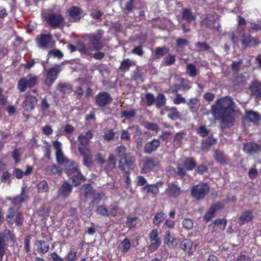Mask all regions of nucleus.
Listing matches in <instances>:
<instances>
[{"instance_id":"obj_1","label":"nucleus","mask_w":261,"mask_h":261,"mask_svg":"<svg viewBox=\"0 0 261 261\" xmlns=\"http://www.w3.org/2000/svg\"><path fill=\"white\" fill-rule=\"evenodd\" d=\"M28 196L25 192V189L22 188L19 195L13 198L12 200V203L14 206L9 208L8 214L6 215L7 222L10 226H12L14 222L18 226L23 225L24 217L22 212L19 211V207L16 208L15 206L27 201Z\"/></svg>"},{"instance_id":"obj_2","label":"nucleus","mask_w":261,"mask_h":261,"mask_svg":"<svg viewBox=\"0 0 261 261\" xmlns=\"http://www.w3.org/2000/svg\"><path fill=\"white\" fill-rule=\"evenodd\" d=\"M213 114H233L238 113L235 103L231 98L225 96L218 99L212 106Z\"/></svg>"},{"instance_id":"obj_3","label":"nucleus","mask_w":261,"mask_h":261,"mask_svg":"<svg viewBox=\"0 0 261 261\" xmlns=\"http://www.w3.org/2000/svg\"><path fill=\"white\" fill-rule=\"evenodd\" d=\"M93 137L91 131L88 130L85 135L81 134L78 136L80 145L78 147L79 151L84 158L83 164L85 166L89 167L92 165V155L90 149L87 147L90 140Z\"/></svg>"},{"instance_id":"obj_4","label":"nucleus","mask_w":261,"mask_h":261,"mask_svg":"<svg viewBox=\"0 0 261 261\" xmlns=\"http://www.w3.org/2000/svg\"><path fill=\"white\" fill-rule=\"evenodd\" d=\"M103 31L98 30L95 33L90 34L87 36L89 40V45L86 46L82 44L79 46L77 50L82 54L91 56L92 55V51L99 50L102 46V43L100 40L103 36Z\"/></svg>"},{"instance_id":"obj_5","label":"nucleus","mask_w":261,"mask_h":261,"mask_svg":"<svg viewBox=\"0 0 261 261\" xmlns=\"http://www.w3.org/2000/svg\"><path fill=\"white\" fill-rule=\"evenodd\" d=\"M115 152L119 158V168L121 171H125V167L128 169H134L135 158L130 153H126V147L120 145L116 147Z\"/></svg>"},{"instance_id":"obj_6","label":"nucleus","mask_w":261,"mask_h":261,"mask_svg":"<svg viewBox=\"0 0 261 261\" xmlns=\"http://www.w3.org/2000/svg\"><path fill=\"white\" fill-rule=\"evenodd\" d=\"M42 18L53 29L59 28L63 25L64 19L60 13L48 11L42 14Z\"/></svg>"},{"instance_id":"obj_7","label":"nucleus","mask_w":261,"mask_h":261,"mask_svg":"<svg viewBox=\"0 0 261 261\" xmlns=\"http://www.w3.org/2000/svg\"><path fill=\"white\" fill-rule=\"evenodd\" d=\"M15 240L14 234L9 229H5L0 233V261H3L4 256L6 253V243L11 241L14 242Z\"/></svg>"},{"instance_id":"obj_8","label":"nucleus","mask_w":261,"mask_h":261,"mask_svg":"<svg viewBox=\"0 0 261 261\" xmlns=\"http://www.w3.org/2000/svg\"><path fill=\"white\" fill-rule=\"evenodd\" d=\"M210 187L206 183L200 182L193 186L191 190V194L193 197L197 200H200L208 194Z\"/></svg>"},{"instance_id":"obj_9","label":"nucleus","mask_w":261,"mask_h":261,"mask_svg":"<svg viewBox=\"0 0 261 261\" xmlns=\"http://www.w3.org/2000/svg\"><path fill=\"white\" fill-rule=\"evenodd\" d=\"M38 80L37 76L29 75L25 77L21 78L18 82L17 87L21 92H24L27 88L34 87Z\"/></svg>"},{"instance_id":"obj_10","label":"nucleus","mask_w":261,"mask_h":261,"mask_svg":"<svg viewBox=\"0 0 261 261\" xmlns=\"http://www.w3.org/2000/svg\"><path fill=\"white\" fill-rule=\"evenodd\" d=\"M37 45L43 49H48L54 46L53 37L50 33L41 34L36 38Z\"/></svg>"},{"instance_id":"obj_11","label":"nucleus","mask_w":261,"mask_h":261,"mask_svg":"<svg viewBox=\"0 0 261 261\" xmlns=\"http://www.w3.org/2000/svg\"><path fill=\"white\" fill-rule=\"evenodd\" d=\"M149 238L151 243L148 246V249L150 252H152L157 250L161 244L158 230L156 229H152L149 234Z\"/></svg>"},{"instance_id":"obj_12","label":"nucleus","mask_w":261,"mask_h":261,"mask_svg":"<svg viewBox=\"0 0 261 261\" xmlns=\"http://www.w3.org/2000/svg\"><path fill=\"white\" fill-rule=\"evenodd\" d=\"M112 100V97L107 92H100L95 96L96 105L101 108L109 105Z\"/></svg>"},{"instance_id":"obj_13","label":"nucleus","mask_w":261,"mask_h":261,"mask_svg":"<svg viewBox=\"0 0 261 261\" xmlns=\"http://www.w3.org/2000/svg\"><path fill=\"white\" fill-rule=\"evenodd\" d=\"M214 118L220 121V127L225 129L233 125L234 115H214Z\"/></svg>"},{"instance_id":"obj_14","label":"nucleus","mask_w":261,"mask_h":261,"mask_svg":"<svg viewBox=\"0 0 261 261\" xmlns=\"http://www.w3.org/2000/svg\"><path fill=\"white\" fill-rule=\"evenodd\" d=\"M165 193L172 198H177L181 193L180 188L176 181L171 182L168 184V188L166 189Z\"/></svg>"},{"instance_id":"obj_15","label":"nucleus","mask_w":261,"mask_h":261,"mask_svg":"<svg viewBox=\"0 0 261 261\" xmlns=\"http://www.w3.org/2000/svg\"><path fill=\"white\" fill-rule=\"evenodd\" d=\"M224 207L223 203L220 202L212 204L204 216V220L206 222L210 221L214 217L217 211L222 210Z\"/></svg>"},{"instance_id":"obj_16","label":"nucleus","mask_w":261,"mask_h":261,"mask_svg":"<svg viewBox=\"0 0 261 261\" xmlns=\"http://www.w3.org/2000/svg\"><path fill=\"white\" fill-rule=\"evenodd\" d=\"M163 185V181H159L154 184H147L142 188V191L146 192L153 195H156L159 193V188Z\"/></svg>"},{"instance_id":"obj_17","label":"nucleus","mask_w":261,"mask_h":261,"mask_svg":"<svg viewBox=\"0 0 261 261\" xmlns=\"http://www.w3.org/2000/svg\"><path fill=\"white\" fill-rule=\"evenodd\" d=\"M254 216L252 210L244 211L240 217L238 218V224L240 226L243 225L245 223H249L254 219Z\"/></svg>"},{"instance_id":"obj_18","label":"nucleus","mask_w":261,"mask_h":261,"mask_svg":"<svg viewBox=\"0 0 261 261\" xmlns=\"http://www.w3.org/2000/svg\"><path fill=\"white\" fill-rule=\"evenodd\" d=\"M58 70L56 68H51L46 71L45 84L50 87L58 77Z\"/></svg>"},{"instance_id":"obj_19","label":"nucleus","mask_w":261,"mask_h":261,"mask_svg":"<svg viewBox=\"0 0 261 261\" xmlns=\"http://www.w3.org/2000/svg\"><path fill=\"white\" fill-rule=\"evenodd\" d=\"M261 120V115H244L242 118V124L244 128L250 125L251 123L258 124Z\"/></svg>"},{"instance_id":"obj_20","label":"nucleus","mask_w":261,"mask_h":261,"mask_svg":"<svg viewBox=\"0 0 261 261\" xmlns=\"http://www.w3.org/2000/svg\"><path fill=\"white\" fill-rule=\"evenodd\" d=\"M243 151L249 154H252L261 150V147L259 145L254 142H250L244 144Z\"/></svg>"},{"instance_id":"obj_21","label":"nucleus","mask_w":261,"mask_h":261,"mask_svg":"<svg viewBox=\"0 0 261 261\" xmlns=\"http://www.w3.org/2000/svg\"><path fill=\"white\" fill-rule=\"evenodd\" d=\"M72 189V186L71 184L67 181H64L59 189L58 195L64 199H66L69 196Z\"/></svg>"},{"instance_id":"obj_22","label":"nucleus","mask_w":261,"mask_h":261,"mask_svg":"<svg viewBox=\"0 0 261 261\" xmlns=\"http://www.w3.org/2000/svg\"><path fill=\"white\" fill-rule=\"evenodd\" d=\"M249 89L251 95L254 96L256 99L261 98V83L254 80L252 81L250 86Z\"/></svg>"},{"instance_id":"obj_23","label":"nucleus","mask_w":261,"mask_h":261,"mask_svg":"<svg viewBox=\"0 0 261 261\" xmlns=\"http://www.w3.org/2000/svg\"><path fill=\"white\" fill-rule=\"evenodd\" d=\"M242 45L244 48L248 46H255L258 44V42L249 34H243L241 39Z\"/></svg>"},{"instance_id":"obj_24","label":"nucleus","mask_w":261,"mask_h":261,"mask_svg":"<svg viewBox=\"0 0 261 261\" xmlns=\"http://www.w3.org/2000/svg\"><path fill=\"white\" fill-rule=\"evenodd\" d=\"M160 145L159 139H154L146 143L144 147V151L145 153H151L155 151Z\"/></svg>"},{"instance_id":"obj_25","label":"nucleus","mask_w":261,"mask_h":261,"mask_svg":"<svg viewBox=\"0 0 261 261\" xmlns=\"http://www.w3.org/2000/svg\"><path fill=\"white\" fill-rule=\"evenodd\" d=\"M82 10L75 6H72L68 10L69 15L71 21H79L82 16Z\"/></svg>"},{"instance_id":"obj_26","label":"nucleus","mask_w":261,"mask_h":261,"mask_svg":"<svg viewBox=\"0 0 261 261\" xmlns=\"http://www.w3.org/2000/svg\"><path fill=\"white\" fill-rule=\"evenodd\" d=\"M144 165L142 170L144 173H147L155 169L158 163L152 159L146 158L143 160Z\"/></svg>"},{"instance_id":"obj_27","label":"nucleus","mask_w":261,"mask_h":261,"mask_svg":"<svg viewBox=\"0 0 261 261\" xmlns=\"http://www.w3.org/2000/svg\"><path fill=\"white\" fill-rule=\"evenodd\" d=\"M37 103L36 97L32 95H27L23 102V107L27 111L32 110Z\"/></svg>"},{"instance_id":"obj_28","label":"nucleus","mask_w":261,"mask_h":261,"mask_svg":"<svg viewBox=\"0 0 261 261\" xmlns=\"http://www.w3.org/2000/svg\"><path fill=\"white\" fill-rule=\"evenodd\" d=\"M133 244V243H132L130 240L126 237L120 243L118 246L119 249L123 253H126L129 251Z\"/></svg>"},{"instance_id":"obj_29","label":"nucleus","mask_w":261,"mask_h":261,"mask_svg":"<svg viewBox=\"0 0 261 261\" xmlns=\"http://www.w3.org/2000/svg\"><path fill=\"white\" fill-rule=\"evenodd\" d=\"M64 172L68 176L75 174L79 170L77 165H75V163L73 161H69L68 164L66 163L64 165Z\"/></svg>"},{"instance_id":"obj_30","label":"nucleus","mask_w":261,"mask_h":261,"mask_svg":"<svg viewBox=\"0 0 261 261\" xmlns=\"http://www.w3.org/2000/svg\"><path fill=\"white\" fill-rule=\"evenodd\" d=\"M70 179L73 184L74 186L77 187L80 186L82 182L85 181L86 178L79 170L77 172H75V173L71 177Z\"/></svg>"},{"instance_id":"obj_31","label":"nucleus","mask_w":261,"mask_h":261,"mask_svg":"<svg viewBox=\"0 0 261 261\" xmlns=\"http://www.w3.org/2000/svg\"><path fill=\"white\" fill-rule=\"evenodd\" d=\"M193 243L190 239H184L179 244V248L185 252L191 253Z\"/></svg>"},{"instance_id":"obj_32","label":"nucleus","mask_w":261,"mask_h":261,"mask_svg":"<svg viewBox=\"0 0 261 261\" xmlns=\"http://www.w3.org/2000/svg\"><path fill=\"white\" fill-rule=\"evenodd\" d=\"M57 90L64 94H69L72 91V86L70 84L60 83L58 84Z\"/></svg>"},{"instance_id":"obj_33","label":"nucleus","mask_w":261,"mask_h":261,"mask_svg":"<svg viewBox=\"0 0 261 261\" xmlns=\"http://www.w3.org/2000/svg\"><path fill=\"white\" fill-rule=\"evenodd\" d=\"M182 165L185 169L188 171H191L197 166V164L193 158H186Z\"/></svg>"},{"instance_id":"obj_34","label":"nucleus","mask_w":261,"mask_h":261,"mask_svg":"<svg viewBox=\"0 0 261 261\" xmlns=\"http://www.w3.org/2000/svg\"><path fill=\"white\" fill-rule=\"evenodd\" d=\"M35 244L37 246L38 252L42 254L46 253L49 249V245L44 241H37Z\"/></svg>"},{"instance_id":"obj_35","label":"nucleus","mask_w":261,"mask_h":261,"mask_svg":"<svg viewBox=\"0 0 261 261\" xmlns=\"http://www.w3.org/2000/svg\"><path fill=\"white\" fill-rule=\"evenodd\" d=\"M214 158L215 160L221 164H225L227 162V156L222 151L215 150L214 151Z\"/></svg>"},{"instance_id":"obj_36","label":"nucleus","mask_w":261,"mask_h":261,"mask_svg":"<svg viewBox=\"0 0 261 261\" xmlns=\"http://www.w3.org/2000/svg\"><path fill=\"white\" fill-rule=\"evenodd\" d=\"M189 109L193 113H195L198 110L200 103L199 100L196 98H192L187 102Z\"/></svg>"},{"instance_id":"obj_37","label":"nucleus","mask_w":261,"mask_h":261,"mask_svg":"<svg viewBox=\"0 0 261 261\" xmlns=\"http://www.w3.org/2000/svg\"><path fill=\"white\" fill-rule=\"evenodd\" d=\"M164 243L168 246H176L177 244V240L171 236L169 231H166L164 238Z\"/></svg>"},{"instance_id":"obj_38","label":"nucleus","mask_w":261,"mask_h":261,"mask_svg":"<svg viewBox=\"0 0 261 261\" xmlns=\"http://www.w3.org/2000/svg\"><path fill=\"white\" fill-rule=\"evenodd\" d=\"M166 215L162 212L156 213L153 219L154 225L159 226L160 224L166 219Z\"/></svg>"},{"instance_id":"obj_39","label":"nucleus","mask_w":261,"mask_h":261,"mask_svg":"<svg viewBox=\"0 0 261 261\" xmlns=\"http://www.w3.org/2000/svg\"><path fill=\"white\" fill-rule=\"evenodd\" d=\"M107 164V166L105 167V170L108 172L114 169L116 167V158L113 154H110L108 158V160L106 161Z\"/></svg>"},{"instance_id":"obj_40","label":"nucleus","mask_w":261,"mask_h":261,"mask_svg":"<svg viewBox=\"0 0 261 261\" xmlns=\"http://www.w3.org/2000/svg\"><path fill=\"white\" fill-rule=\"evenodd\" d=\"M182 18L188 22L194 20L196 18L192 12L188 9H183L182 10Z\"/></svg>"},{"instance_id":"obj_41","label":"nucleus","mask_w":261,"mask_h":261,"mask_svg":"<svg viewBox=\"0 0 261 261\" xmlns=\"http://www.w3.org/2000/svg\"><path fill=\"white\" fill-rule=\"evenodd\" d=\"M217 140L212 137H208L201 143V148L202 149H209L210 147L216 143Z\"/></svg>"},{"instance_id":"obj_42","label":"nucleus","mask_w":261,"mask_h":261,"mask_svg":"<svg viewBox=\"0 0 261 261\" xmlns=\"http://www.w3.org/2000/svg\"><path fill=\"white\" fill-rule=\"evenodd\" d=\"M215 20L214 17L212 15H208L204 19L201 21V24L203 26H206L209 28H215L214 26Z\"/></svg>"},{"instance_id":"obj_43","label":"nucleus","mask_w":261,"mask_h":261,"mask_svg":"<svg viewBox=\"0 0 261 261\" xmlns=\"http://www.w3.org/2000/svg\"><path fill=\"white\" fill-rule=\"evenodd\" d=\"M56 158L57 163L60 165H65L66 163L68 164L69 160L66 158L62 150H59L58 152H56Z\"/></svg>"},{"instance_id":"obj_44","label":"nucleus","mask_w":261,"mask_h":261,"mask_svg":"<svg viewBox=\"0 0 261 261\" xmlns=\"http://www.w3.org/2000/svg\"><path fill=\"white\" fill-rule=\"evenodd\" d=\"M186 73L190 76L194 77L198 74V71L196 66L193 64L189 63L186 66Z\"/></svg>"},{"instance_id":"obj_45","label":"nucleus","mask_w":261,"mask_h":261,"mask_svg":"<svg viewBox=\"0 0 261 261\" xmlns=\"http://www.w3.org/2000/svg\"><path fill=\"white\" fill-rule=\"evenodd\" d=\"M169 49L166 46L157 47L154 51V58L155 59H159L161 57L166 55Z\"/></svg>"},{"instance_id":"obj_46","label":"nucleus","mask_w":261,"mask_h":261,"mask_svg":"<svg viewBox=\"0 0 261 261\" xmlns=\"http://www.w3.org/2000/svg\"><path fill=\"white\" fill-rule=\"evenodd\" d=\"M134 65L131 60L129 59H124L120 65L119 67L120 70L122 71H127L129 70L130 67Z\"/></svg>"},{"instance_id":"obj_47","label":"nucleus","mask_w":261,"mask_h":261,"mask_svg":"<svg viewBox=\"0 0 261 261\" xmlns=\"http://www.w3.org/2000/svg\"><path fill=\"white\" fill-rule=\"evenodd\" d=\"M135 0H123L124 3L123 10L125 13L127 14L133 10L134 3Z\"/></svg>"},{"instance_id":"obj_48","label":"nucleus","mask_w":261,"mask_h":261,"mask_svg":"<svg viewBox=\"0 0 261 261\" xmlns=\"http://www.w3.org/2000/svg\"><path fill=\"white\" fill-rule=\"evenodd\" d=\"M37 188L39 192H47L49 191V186L45 180L40 181L37 185Z\"/></svg>"},{"instance_id":"obj_49","label":"nucleus","mask_w":261,"mask_h":261,"mask_svg":"<svg viewBox=\"0 0 261 261\" xmlns=\"http://www.w3.org/2000/svg\"><path fill=\"white\" fill-rule=\"evenodd\" d=\"M196 50L198 52L208 50L211 47L205 42H198L195 43Z\"/></svg>"},{"instance_id":"obj_50","label":"nucleus","mask_w":261,"mask_h":261,"mask_svg":"<svg viewBox=\"0 0 261 261\" xmlns=\"http://www.w3.org/2000/svg\"><path fill=\"white\" fill-rule=\"evenodd\" d=\"M138 219V218L137 217H127L126 224L128 228L129 229L134 228L136 226V221Z\"/></svg>"},{"instance_id":"obj_51","label":"nucleus","mask_w":261,"mask_h":261,"mask_svg":"<svg viewBox=\"0 0 261 261\" xmlns=\"http://www.w3.org/2000/svg\"><path fill=\"white\" fill-rule=\"evenodd\" d=\"M175 57L171 54H169L164 60L163 64L165 66L173 65L175 62Z\"/></svg>"},{"instance_id":"obj_52","label":"nucleus","mask_w":261,"mask_h":261,"mask_svg":"<svg viewBox=\"0 0 261 261\" xmlns=\"http://www.w3.org/2000/svg\"><path fill=\"white\" fill-rule=\"evenodd\" d=\"M156 106L158 108L163 107L166 102V98L164 94H160L158 95L157 98L155 100Z\"/></svg>"},{"instance_id":"obj_53","label":"nucleus","mask_w":261,"mask_h":261,"mask_svg":"<svg viewBox=\"0 0 261 261\" xmlns=\"http://www.w3.org/2000/svg\"><path fill=\"white\" fill-rule=\"evenodd\" d=\"M50 171V172L53 174H58L61 175L62 173V169L58 166L53 164L51 166H48L46 168V171Z\"/></svg>"},{"instance_id":"obj_54","label":"nucleus","mask_w":261,"mask_h":261,"mask_svg":"<svg viewBox=\"0 0 261 261\" xmlns=\"http://www.w3.org/2000/svg\"><path fill=\"white\" fill-rule=\"evenodd\" d=\"M96 213L103 216H109V211L104 205L98 206L95 210Z\"/></svg>"},{"instance_id":"obj_55","label":"nucleus","mask_w":261,"mask_h":261,"mask_svg":"<svg viewBox=\"0 0 261 261\" xmlns=\"http://www.w3.org/2000/svg\"><path fill=\"white\" fill-rule=\"evenodd\" d=\"M103 13L99 10H94L90 13V16L94 19L101 21L102 20V16Z\"/></svg>"},{"instance_id":"obj_56","label":"nucleus","mask_w":261,"mask_h":261,"mask_svg":"<svg viewBox=\"0 0 261 261\" xmlns=\"http://www.w3.org/2000/svg\"><path fill=\"white\" fill-rule=\"evenodd\" d=\"M51 56L61 59L63 57V54L59 49H53L48 52L47 55V59L48 60Z\"/></svg>"},{"instance_id":"obj_57","label":"nucleus","mask_w":261,"mask_h":261,"mask_svg":"<svg viewBox=\"0 0 261 261\" xmlns=\"http://www.w3.org/2000/svg\"><path fill=\"white\" fill-rule=\"evenodd\" d=\"M243 64V61L240 59L238 61H234L230 65L231 69L234 72H239L241 69V67Z\"/></svg>"},{"instance_id":"obj_58","label":"nucleus","mask_w":261,"mask_h":261,"mask_svg":"<svg viewBox=\"0 0 261 261\" xmlns=\"http://www.w3.org/2000/svg\"><path fill=\"white\" fill-rule=\"evenodd\" d=\"M214 224L223 230L225 228L227 224V220L224 219L218 218L214 220Z\"/></svg>"},{"instance_id":"obj_59","label":"nucleus","mask_w":261,"mask_h":261,"mask_svg":"<svg viewBox=\"0 0 261 261\" xmlns=\"http://www.w3.org/2000/svg\"><path fill=\"white\" fill-rule=\"evenodd\" d=\"M197 133L202 137H205L208 135L210 130L207 129L204 125L200 126L197 129Z\"/></svg>"},{"instance_id":"obj_60","label":"nucleus","mask_w":261,"mask_h":261,"mask_svg":"<svg viewBox=\"0 0 261 261\" xmlns=\"http://www.w3.org/2000/svg\"><path fill=\"white\" fill-rule=\"evenodd\" d=\"M180 87L184 91L189 90L191 88L190 81L185 79H181L180 80Z\"/></svg>"},{"instance_id":"obj_61","label":"nucleus","mask_w":261,"mask_h":261,"mask_svg":"<svg viewBox=\"0 0 261 261\" xmlns=\"http://www.w3.org/2000/svg\"><path fill=\"white\" fill-rule=\"evenodd\" d=\"M12 157L16 163H18L20 161V149L15 148L12 153Z\"/></svg>"},{"instance_id":"obj_62","label":"nucleus","mask_w":261,"mask_h":261,"mask_svg":"<svg viewBox=\"0 0 261 261\" xmlns=\"http://www.w3.org/2000/svg\"><path fill=\"white\" fill-rule=\"evenodd\" d=\"M182 226L186 229H191L193 227V222L190 219H185L182 221Z\"/></svg>"},{"instance_id":"obj_63","label":"nucleus","mask_w":261,"mask_h":261,"mask_svg":"<svg viewBox=\"0 0 261 261\" xmlns=\"http://www.w3.org/2000/svg\"><path fill=\"white\" fill-rule=\"evenodd\" d=\"M176 96L173 99V103L175 105H179L181 103H186V100L185 98L181 96L179 93L175 94Z\"/></svg>"},{"instance_id":"obj_64","label":"nucleus","mask_w":261,"mask_h":261,"mask_svg":"<svg viewBox=\"0 0 261 261\" xmlns=\"http://www.w3.org/2000/svg\"><path fill=\"white\" fill-rule=\"evenodd\" d=\"M77 257V253L75 251L70 250L67 255L66 258L68 261H75Z\"/></svg>"}]
</instances>
